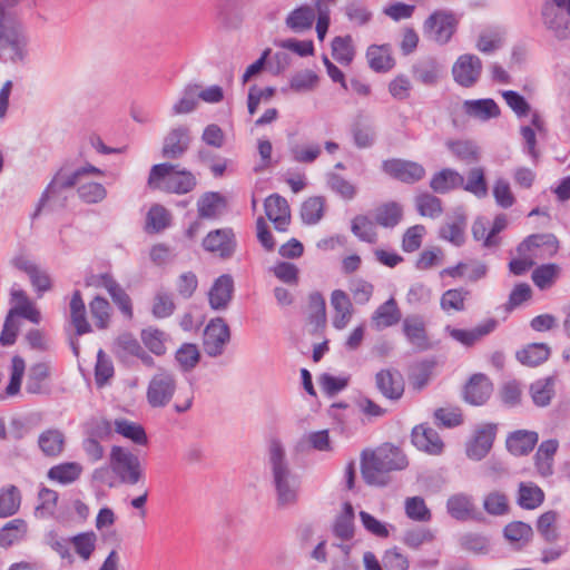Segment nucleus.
<instances>
[{
    "label": "nucleus",
    "instance_id": "nucleus-1",
    "mask_svg": "<svg viewBox=\"0 0 570 570\" xmlns=\"http://www.w3.org/2000/svg\"><path fill=\"white\" fill-rule=\"evenodd\" d=\"M409 462L405 454L395 446H382L375 451H363L361 471L368 485L383 487L389 482V473L403 470Z\"/></svg>",
    "mask_w": 570,
    "mask_h": 570
},
{
    "label": "nucleus",
    "instance_id": "nucleus-2",
    "mask_svg": "<svg viewBox=\"0 0 570 570\" xmlns=\"http://www.w3.org/2000/svg\"><path fill=\"white\" fill-rule=\"evenodd\" d=\"M28 55V38L16 17L0 7V60L22 62Z\"/></svg>",
    "mask_w": 570,
    "mask_h": 570
},
{
    "label": "nucleus",
    "instance_id": "nucleus-3",
    "mask_svg": "<svg viewBox=\"0 0 570 570\" xmlns=\"http://www.w3.org/2000/svg\"><path fill=\"white\" fill-rule=\"evenodd\" d=\"M268 464L279 498L296 497L299 490V480L291 471L285 446L279 439H273L268 444Z\"/></svg>",
    "mask_w": 570,
    "mask_h": 570
},
{
    "label": "nucleus",
    "instance_id": "nucleus-4",
    "mask_svg": "<svg viewBox=\"0 0 570 570\" xmlns=\"http://www.w3.org/2000/svg\"><path fill=\"white\" fill-rule=\"evenodd\" d=\"M110 468L102 466L94 471L92 478L96 482H105L110 478V469L121 481L135 484L140 478V463L137 455L126 448L115 445L109 455Z\"/></svg>",
    "mask_w": 570,
    "mask_h": 570
},
{
    "label": "nucleus",
    "instance_id": "nucleus-5",
    "mask_svg": "<svg viewBox=\"0 0 570 570\" xmlns=\"http://www.w3.org/2000/svg\"><path fill=\"white\" fill-rule=\"evenodd\" d=\"M148 185L167 193L186 194L196 186V178L191 173L165 163L151 167Z\"/></svg>",
    "mask_w": 570,
    "mask_h": 570
},
{
    "label": "nucleus",
    "instance_id": "nucleus-6",
    "mask_svg": "<svg viewBox=\"0 0 570 570\" xmlns=\"http://www.w3.org/2000/svg\"><path fill=\"white\" fill-rule=\"evenodd\" d=\"M177 375L173 371L159 367L147 385L148 404L155 409L167 406L177 391Z\"/></svg>",
    "mask_w": 570,
    "mask_h": 570
},
{
    "label": "nucleus",
    "instance_id": "nucleus-7",
    "mask_svg": "<svg viewBox=\"0 0 570 570\" xmlns=\"http://www.w3.org/2000/svg\"><path fill=\"white\" fill-rule=\"evenodd\" d=\"M86 175H102V171L92 165H86L75 170L69 169L68 167L60 168L43 191L40 199L41 205L58 197L63 189L78 185L80 179H83Z\"/></svg>",
    "mask_w": 570,
    "mask_h": 570
},
{
    "label": "nucleus",
    "instance_id": "nucleus-8",
    "mask_svg": "<svg viewBox=\"0 0 570 570\" xmlns=\"http://www.w3.org/2000/svg\"><path fill=\"white\" fill-rule=\"evenodd\" d=\"M460 16L446 10H438L424 22L426 37L439 45L448 43L455 33Z\"/></svg>",
    "mask_w": 570,
    "mask_h": 570
},
{
    "label": "nucleus",
    "instance_id": "nucleus-9",
    "mask_svg": "<svg viewBox=\"0 0 570 570\" xmlns=\"http://www.w3.org/2000/svg\"><path fill=\"white\" fill-rule=\"evenodd\" d=\"M230 341V330L222 317H215L208 322L204 330L203 346L205 353L210 357H218L224 354Z\"/></svg>",
    "mask_w": 570,
    "mask_h": 570
},
{
    "label": "nucleus",
    "instance_id": "nucleus-10",
    "mask_svg": "<svg viewBox=\"0 0 570 570\" xmlns=\"http://www.w3.org/2000/svg\"><path fill=\"white\" fill-rule=\"evenodd\" d=\"M482 72L481 59L472 53L459 56L452 66L454 81L464 88L473 87L480 79Z\"/></svg>",
    "mask_w": 570,
    "mask_h": 570
},
{
    "label": "nucleus",
    "instance_id": "nucleus-11",
    "mask_svg": "<svg viewBox=\"0 0 570 570\" xmlns=\"http://www.w3.org/2000/svg\"><path fill=\"white\" fill-rule=\"evenodd\" d=\"M382 169L392 178L405 184H414L425 176V169L421 164L405 159L384 160Z\"/></svg>",
    "mask_w": 570,
    "mask_h": 570
},
{
    "label": "nucleus",
    "instance_id": "nucleus-12",
    "mask_svg": "<svg viewBox=\"0 0 570 570\" xmlns=\"http://www.w3.org/2000/svg\"><path fill=\"white\" fill-rule=\"evenodd\" d=\"M11 263L17 269L23 272L29 277L39 297L51 289L52 284L49 273L33 261L24 255H18Z\"/></svg>",
    "mask_w": 570,
    "mask_h": 570
},
{
    "label": "nucleus",
    "instance_id": "nucleus-13",
    "mask_svg": "<svg viewBox=\"0 0 570 570\" xmlns=\"http://www.w3.org/2000/svg\"><path fill=\"white\" fill-rule=\"evenodd\" d=\"M412 443L421 452L440 455L444 451V442L439 433L428 424L416 425L412 430Z\"/></svg>",
    "mask_w": 570,
    "mask_h": 570
},
{
    "label": "nucleus",
    "instance_id": "nucleus-14",
    "mask_svg": "<svg viewBox=\"0 0 570 570\" xmlns=\"http://www.w3.org/2000/svg\"><path fill=\"white\" fill-rule=\"evenodd\" d=\"M88 284L97 287H104L109 293L120 312L128 318L132 317L130 297L109 274L92 276Z\"/></svg>",
    "mask_w": 570,
    "mask_h": 570
},
{
    "label": "nucleus",
    "instance_id": "nucleus-15",
    "mask_svg": "<svg viewBox=\"0 0 570 570\" xmlns=\"http://www.w3.org/2000/svg\"><path fill=\"white\" fill-rule=\"evenodd\" d=\"M375 385L380 393L391 401H397L404 393V380L396 370H381L375 375Z\"/></svg>",
    "mask_w": 570,
    "mask_h": 570
},
{
    "label": "nucleus",
    "instance_id": "nucleus-16",
    "mask_svg": "<svg viewBox=\"0 0 570 570\" xmlns=\"http://www.w3.org/2000/svg\"><path fill=\"white\" fill-rule=\"evenodd\" d=\"M495 438V425L483 424L475 430L473 439L466 446V454L472 460L483 459L492 448Z\"/></svg>",
    "mask_w": 570,
    "mask_h": 570
},
{
    "label": "nucleus",
    "instance_id": "nucleus-17",
    "mask_svg": "<svg viewBox=\"0 0 570 570\" xmlns=\"http://www.w3.org/2000/svg\"><path fill=\"white\" fill-rule=\"evenodd\" d=\"M542 20L544 26L551 30L557 37H566L569 27V14L559 7L554 1L547 2L542 7Z\"/></svg>",
    "mask_w": 570,
    "mask_h": 570
},
{
    "label": "nucleus",
    "instance_id": "nucleus-18",
    "mask_svg": "<svg viewBox=\"0 0 570 570\" xmlns=\"http://www.w3.org/2000/svg\"><path fill=\"white\" fill-rule=\"evenodd\" d=\"M265 214L279 232L286 230L291 220V210L287 200L278 194H273L265 199Z\"/></svg>",
    "mask_w": 570,
    "mask_h": 570
},
{
    "label": "nucleus",
    "instance_id": "nucleus-19",
    "mask_svg": "<svg viewBox=\"0 0 570 570\" xmlns=\"http://www.w3.org/2000/svg\"><path fill=\"white\" fill-rule=\"evenodd\" d=\"M402 331L407 342L417 351H426L431 347L425 324L417 315L407 316L403 320Z\"/></svg>",
    "mask_w": 570,
    "mask_h": 570
},
{
    "label": "nucleus",
    "instance_id": "nucleus-20",
    "mask_svg": "<svg viewBox=\"0 0 570 570\" xmlns=\"http://www.w3.org/2000/svg\"><path fill=\"white\" fill-rule=\"evenodd\" d=\"M466 228V217L462 209H455L449 216L440 228V237L450 242L455 246H461L464 243V234Z\"/></svg>",
    "mask_w": 570,
    "mask_h": 570
},
{
    "label": "nucleus",
    "instance_id": "nucleus-21",
    "mask_svg": "<svg viewBox=\"0 0 570 570\" xmlns=\"http://www.w3.org/2000/svg\"><path fill=\"white\" fill-rule=\"evenodd\" d=\"M234 282L232 276L220 275L213 284L208 293L209 305L215 311L227 308L232 301Z\"/></svg>",
    "mask_w": 570,
    "mask_h": 570
},
{
    "label": "nucleus",
    "instance_id": "nucleus-22",
    "mask_svg": "<svg viewBox=\"0 0 570 570\" xmlns=\"http://www.w3.org/2000/svg\"><path fill=\"white\" fill-rule=\"evenodd\" d=\"M402 318L401 309L394 297L377 306L371 317L372 325L381 331L396 325Z\"/></svg>",
    "mask_w": 570,
    "mask_h": 570
},
{
    "label": "nucleus",
    "instance_id": "nucleus-23",
    "mask_svg": "<svg viewBox=\"0 0 570 570\" xmlns=\"http://www.w3.org/2000/svg\"><path fill=\"white\" fill-rule=\"evenodd\" d=\"M492 390V383L484 374H474L465 386L464 399L472 405H481L490 397Z\"/></svg>",
    "mask_w": 570,
    "mask_h": 570
},
{
    "label": "nucleus",
    "instance_id": "nucleus-24",
    "mask_svg": "<svg viewBox=\"0 0 570 570\" xmlns=\"http://www.w3.org/2000/svg\"><path fill=\"white\" fill-rule=\"evenodd\" d=\"M331 305L335 312L333 326L336 330L345 328L353 314V306L348 295L341 289H335L331 295Z\"/></svg>",
    "mask_w": 570,
    "mask_h": 570
},
{
    "label": "nucleus",
    "instance_id": "nucleus-25",
    "mask_svg": "<svg viewBox=\"0 0 570 570\" xmlns=\"http://www.w3.org/2000/svg\"><path fill=\"white\" fill-rule=\"evenodd\" d=\"M316 10L309 4H303L292 10L286 19V27L295 33H303L313 27Z\"/></svg>",
    "mask_w": 570,
    "mask_h": 570
},
{
    "label": "nucleus",
    "instance_id": "nucleus-26",
    "mask_svg": "<svg viewBox=\"0 0 570 570\" xmlns=\"http://www.w3.org/2000/svg\"><path fill=\"white\" fill-rule=\"evenodd\" d=\"M234 234L229 228L216 229L205 237L203 246L206 250L218 253L222 257L229 256L234 248Z\"/></svg>",
    "mask_w": 570,
    "mask_h": 570
},
{
    "label": "nucleus",
    "instance_id": "nucleus-27",
    "mask_svg": "<svg viewBox=\"0 0 570 570\" xmlns=\"http://www.w3.org/2000/svg\"><path fill=\"white\" fill-rule=\"evenodd\" d=\"M463 110L469 117L480 121H488L500 116L498 104L490 98L465 100Z\"/></svg>",
    "mask_w": 570,
    "mask_h": 570
},
{
    "label": "nucleus",
    "instance_id": "nucleus-28",
    "mask_svg": "<svg viewBox=\"0 0 570 570\" xmlns=\"http://www.w3.org/2000/svg\"><path fill=\"white\" fill-rule=\"evenodd\" d=\"M66 436L59 429H47L38 436V446L41 453L48 458L59 456L65 449Z\"/></svg>",
    "mask_w": 570,
    "mask_h": 570
},
{
    "label": "nucleus",
    "instance_id": "nucleus-29",
    "mask_svg": "<svg viewBox=\"0 0 570 570\" xmlns=\"http://www.w3.org/2000/svg\"><path fill=\"white\" fill-rule=\"evenodd\" d=\"M495 327H497V321L488 320L484 323L474 327L473 330H461V328L446 327V331L449 332L450 336L453 340H455L456 342H459L465 346H471L476 341H479L481 337L493 332Z\"/></svg>",
    "mask_w": 570,
    "mask_h": 570
},
{
    "label": "nucleus",
    "instance_id": "nucleus-30",
    "mask_svg": "<svg viewBox=\"0 0 570 570\" xmlns=\"http://www.w3.org/2000/svg\"><path fill=\"white\" fill-rule=\"evenodd\" d=\"M189 136L186 127L174 128L165 138L163 155L167 158H178L188 148Z\"/></svg>",
    "mask_w": 570,
    "mask_h": 570
},
{
    "label": "nucleus",
    "instance_id": "nucleus-31",
    "mask_svg": "<svg viewBox=\"0 0 570 570\" xmlns=\"http://www.w3.org/2000/svg\"><path fill=\"white\" fill-rule=\"evenodd\" d=\"M539 440L538 433L528 430L512 432L507 439V448L513 455L530 453Z\"/></svg>",
    "mask_w": 570,
    "mask_h": 570
},
{
    "label": "nucleus",
    "instance_id": "nucleus-32",
    "mask_svg": "<svg viewBox=\"0 0 570 570\" xmlns=\"http://www.w3.org/2000/svg\"><path fill=\"white\" fill-rule=\"evenodd\" d=\"M559 448L557 440L543 441L534 455L537 471L542 476H549L553 472L554 454Z\"/></svg>",
    "mask_w": 570,
    "mask_h": 570
},
{
    "label": "nucleus",
    "instance_id": "nucleus-33",
    "mask_svg": "<svg viewBox=\"0 0 570 570\" xmlns=\"http://www.w3.org/2000/svg\"><path fill=\"white\" fill-rule=\"evenodd\" d=\"M50 372L51 366L48 362H39L31 365L27 375L26 391L31 394L47 392V380Z\"/></svg>",
    "mask_w": 570,
    "mask_h": 570
},
{
    "label": "nucleus",
    "instance_id": "nucleus-34",
    "mask_svg": "<svg viewBox=\"0 0 570 570\" xmlns=\"http://www.w3.org/2000/svg\"><path fill=\"white\" fill-rule=\"evenodd\" d=\"M463 183L464 178L459 171L444 168L432 176L430 187L438 194H445L461 187Z\"/></svg>",
    "mask_w": 570,
    "mask_h": 570
},
{
    "label": "nucleus",
    "instance_id": "nucleus-35",
    "mask_svg": "<svg viewBox=\"0 0 570 570\" xmlns=\"http://www.w3.org/2000/svg\"><path fill=\"white\" fill-rule=\"evenodd\" d=\"M366 58L370 67L377 72H386L395 65L394 58L392 57V49L389 45H373L368 47Z\"/></svg>",
    "mask_w": 570,
    "mask_h": 570
},
{
    "label": "nucleus",
    "instance_id": "nucleus-36",
    "mask_svg": "<svg viewBox=\"0 0 570 570\" xmlns=\"http://www.w3.org/2000/svg\"><path fill=\"white\" fill-rule=\"evenodd\" d=\"M550 355V347L544 343H532L517 352V360L527 366H538Z\"/></svg>",
    "mask_w": 570,
    "mask_h": 570
},
{
    "label": "nucleus",
    "instance_id": "nucleus-37",
    "mask_svg": "<svg viewBox=\"0 0 570 570\" xmlns=\"http://www.w3.org/2000/svg\"><path fill=\"white\" fill-rule=\"evenodd\" d=\"M70 317L78 335L91 332L86 318V306L79 291H75L70 299Z\"/></svg>",
    "mask_w": 570,
    "mask_h": 570
},
{
    "label": "nucleus",
    "instance_id": "nucleus-38",
    "mask_svg": "<svg viewBox=\"0 0 570 570\" xmlns=\"http://www.w3.org/2000/svg\"><path fill=\"white\" fill-rule=\"evenodd\" d=\"M140 338L144 345L154 355L161 356L166 353V342L168 341L169 336L164 331L149 326L141 331Z\"/></svg>",
    "mask_w": 570,
    "mask_h": 570
},
{
    "label": "nucleus",
    "instance_id": "nucleus-39",
    "mask_svg": "<svg viewBox=\"0 0 570 570\" xmlns=\"http://www.w3.org/2000/svg\"><path fill=\"white\" fill-rule=\"evenodd\" d=\"M27 534V523L22 519H13L0 529V547L9 548L19 543Z\"/></svg>",
    "mask_w": 570,
    "mask_h": 570
},
{
    "label": "nucleus",
    "instance_id": "nucleus-40",
    "mask_svg": "<svg viewBox=\"0 0 570 570\" xmlns=\"http://www.w3.org/2000/svg\"><path fill=\"white\" fill-rule=\"evenodd\" d=\"M115 432L138 445L147 444V435L144 428L127 419H116L112 423Z\"/></svg>",
    "mask_w": 570,
    "mask_h": 570
},
{
    "label": "nucleus",
    "instance_id": "nucleus-41",
    "mask_svg": "<svg viewBox=\"0 0 570 570\" xmlns=\"http://www.w3.org/2000/svg\"><path fill=\"white\" fill-rule=\"evenodd\" d=\"M448 512L459 521L482 520L483 510L476 508L472 501H448Z\"/></svg>",
    "mask_w": 570,
    "mask_h": 570
},
{
    "label": "nucleus",
    "instance_id": "nucleus-42",
    "mask_svg": "<svg viewBox=\"0 0 570 570\" xmlns=\"http://www.w3.org/2000/svg\"><path fill=\"white\" fill-rule=\"evenodd\" d=\"M469 291L464 288H452L445 291L440 299V307L446 314L459 313L465 309V299Z\"/></svg>",
    "mask_w": 570,
    "mask_h": 570
},
{
    "label": "nucleus",
    "instance_id": "nucleus-43",
    "mask_svg": "<svg viewBox=\"0 0 570 570\" xmlns=\"http://www.w3.org/2000/svg\"><path fill=\"white\" fill-rule=\"evenodd\" d=\"M403 208L395 202H390L377 207L375 210V222L385 228L395 227L402 219Z\"/></svg>",
    "mask_w": 570,
    "mask_h": 570
},
{
    "label": "nucleus",
    "instance_id": "nucleus-44",
    "mask_svg": "<svg viewBox=\"0 0 570 570\" xmlns=\"http://www.w3.org/2000/svg\"><path fill=\"white\" fill-rule=\"evenodd\" d=\"M197 105V85L190 83L184 88L180 98L173 105L170 115L179 116L190 114L196 109Z\"/></svg>",
    "mask_w": 570,
    "mask_h": 570
},
{
    "label": "nucleus",
    "instance_id": "nucleus-45",
    "mask_svg": "<svg viewBox=\"0 0 570 570\" xmlns=\"http://www.w3.org/2000/svg\"><path fill=\"white\" fill-rule=\"evenodd\" d=\"M415 207L423 217L435 219L443 212L442 202L430 193H421L415 197Z\"/></svg>",
    "mask_w": 570,
    "mask_h": 570
},
{
    "label": "nucleus",
    "instance_id": "nucleus-46",
    "mask_svg": "<svg viewBox=\"0 0 570 570\" xmlns=\"http://www.w3.org/2000/svg\"><path fill=\"white\" fill-rule=\"evenodd\" d=\"M82 466L77 462H65L52 466L48 471V478L61 484L73 482L81 474Z\"/></svg>",
    "mask_w": 570,
    "mask_h": 570
},
{
    "label": "nucleus",
    "instance_id": "nucleus-47",
    "mask_svg": "<svg viewBox=\"0 0 570 570\" xmlns=\"http://www.w3.org/2000/svg\"><path fill=\"white\" fill-rule=\"evenodd\" d=\"M324 210L325 199L321 196L311 197L302 204L301 217L305 224L315 225L322 219Z\"/></svg>",
    "mask_w": 570,
    "mask_h": 570
},
{
    "label": "nucleus",
    "instance_id": "nucleus-48",
    "mask_svg": "<svg viewBox=\"0 0 570 570\" xmlns=\"http://www.w3.org/2000/svg\"><path fill=\"white\" fill-rule=\"evenodd\" d=\"M76 553L83 560L88 561L97 544V535L95 532H82L78 533L69 539Z\"/></svg>",
    "mask_w": 570,
    "mask_h": 570
},
{
    "label": "nucleus",
    "instance_id": "nucleus-49",
    "mask_svg": "<svg viewBox=\"0 0 570 570\" xmlns=\"http://www.w3.org/2000/svg\"><path fill=\"white\" fill-rule=\"evenodd\" d=\"M200 358V353L196 344L184 343L175 353V360L183 372L194 370Z\"/></svg>",
    "mask_w": 570,
    "mask_h": 570
},
{
    "label": "nucleus",
    "instance_id": "nucleus-50",
    "mask_svg": "<svg viewBox=\"0 0 570 570\" xmlns=\"http://www.w3.org/2000/svg\"><path fill=\"white\" fill-rule=\"evenodd\" d=\"M413 76L423 85H434L440 76V68L434 59H426L413 66Z\"/></svg>",
    "mask_w": 570,
    "mask_h": 570
},
{
    "label": "nucleus",
    "instance_id": "nucleus-51",
    "mask_svg": "<svg viewBox=\"0 0 570 570\" xmlns=\"http://www.w3.org/2000/svg\"><path fill=\"white\" fill-rule=\"evenodd\" d=\"M530 393L534 404L546 406L554 394V381L552 377H544L535 381L530 386Z\"/></svg>",
    "mask_w": 570,
    "mask_h": 570
},
{
    "label": "nucleus",
    "instance_id": "nucleus-52",
    "mask_svg": "<svg viewBox=\"0 0 570 570\" xmlns=\"http://www.w3.org/2000/svg\"><path fill=\"white\" fill-rule=\"evenodd\" d=\"M375 223L367 216H356L352 222V232L362 242L375 243L377 237Z\"/></svg>",
    "mask_w": 570,
    "mask_h": 570
},
{
    "label": "nucleus",
    "instance_id": "nucleus-53",
    "mask_svg": "<svg viewBox=\"0 0 570 570\" xmlns=\"http://www.w3.org/2000/svg\"><path fill=\"white\" fill-rule=\"evenodd\" d=\"M464 190L473 194L478 198H483L488 195V186L484 178V170L481 167L472 168L463 183Z\"/></svg>",
    "mask_w": 570,
    "mask_h": 570
},
{
    "label": "nucleus",
    "instance_id": "nucleus-54",
    "mask_svg": "<svg viewBox=\"0 0 570 570\" xmlns=\"http://www.w3.org/2000/svg\"><path fill=\"white\" fill-rule=\"evenodd\" d=\"M223 198L218 193H206L197 203L198 215L200 218H215L219 214Z\"/></svg>",
    "mask_w": 570,
    "mask_h": 570
},
{
    "label": "nucleus",
    "instance_id": "nucleus-55",
    "mask_svg": "<svg viewBox=\"0 0 570 570\" xmlns=\"http://www.w3.org/2000/svg\"><path fill=\"white\" fill-rule=\"evenodd\" d=\"M332 56L337 62L350 65L354 58L352 38L350 36L335 37L332 41Z\"/></svg>",
    "mask_w": 570,
    "mask_h": 570
},
{
    "label": "nucleus",
    "instance_id": "nucleus-56",
    "mask_svg": "<svg viewBox=\"0 0 570 570\" xmlns=\"http://www.w3.org/2000/svg\"><path fill=\"white\" fill-rule=\"evenodd\" d=\"M78 195L87 204H97L102 202L107 196L106 188L95 181H82L78 184Z\"/></svg>",
    "mask_w": 570,
    "mask_h": 570
},
{
    "label": "nucleus",
    "instance_id": "nucleus-57",
    "mask_svg": "<svg viewBox=\"0 0 570 570\" xmlns=\"http://www.w3.org/2000/svg\"><path fill=\"white\" fill-rule=\"evenodd\" d=\"M142 346L138 340L130 333L120 334L114 344V351L119 357L135 356L140 352Z\"/></svg>",
    "mask_w": 570,
    "mask_h": 570
},
{
    "label": "nucleus",
    "instance_id": "nucleus-58",
    "mask_svg": "<svg viewBox=\"0 0 570 570\" xmlns=\"http://www.w3.org/2000/svg\"><path fill=\"white\" fill-rule=\"evenodd\" d=\"M503 43V33L499 29L485 30L476 40V49L483 53H492Z\"/></svg>",
    "mask_w": 570,
    "mask_h": 570
},
{
    "label": "nucleus",
    "instance_id": "nucleus-59",
    "mask_svg": "<svg viewBox=\"0 0 570 570\" xmlns=\"http://www.w3.org/2000/svg\"><path fill=\"white\" fill-rule=\"evenodd\" d=\"M353 508L348 502L345 503L342 514L336 519L334 524V533L343 539L348 540L353 537L354 524H353Z\"/></svg>",
    "mask_w": 570,
    "mask_h": 570
},
{
    "label": "nucleus",
    "instance_id": "nucleus-60",
    "mask_svg": "<svg viewBox=\"0 0 570 570\" xmlns=\"http://www.w3.org/2000/svg\"><path fill=\"white\" fill-rule=\"evenodd\" d=\"M448 147L454 156H456L459 159H461L465 163H473L479 159V148L472 141H469V140L449 141Z\"/></svg>",
    "mask_w": 570,
    "mask_h": 570
},
{
    "label": "nucleus",
    "instance_id": "nucleus-61",
    "mask_svg": "<svg viewBox=\"0 0 570 570\" xmlns=\"http://www.w3.org/2000/svg\"><path fill=\"white\" fill-rule=\"evenodd\" d=\"M532 535V529L524 522H512L504 528L505 539L518 547L527 543Z\"/></svg>",
    "mask_w": 570,
    "mask_h": 570
},
{
    "label": "nucleus",
    "instance_id": "nucleus-62",
    "mask_svg": "<svg viewBox=\"0 0 570 570\" xmlns=\"http://www.w3.org/2000/svg\"><path fill=\"white\" fill-rule=\"evenodd\" d=\"M344 12L347 19L356 26H363L367 23L372 18V12L367 6L357 0H353L345 6Z\"/></svg>",
    "mask_w": 570,
    "mask_h": 570
},
{
    "label": "nucleus",
    "instance_id": "nucleus-63",
    "mask_svg": "<svg viewBox=\"0 0 570 570\" xmlns=\"http://www.w3.org/2000/svg\"><path fill=\"white\" fill-rule=\"evenodd\" d=\"M90 313L97 327L106 328L110 318V305L107 299L96 296L89 304Z\"/></svg>",
    "mask_w": 570,
    "mask_h": 570
},
{
    "label": "nucleus",
    "instance_id": "nucleus-64",
    "mask_svg": "<svg viewBox=\"0 0 570 570\" xmlns=\"http://www.w3.org/2000/svg\"><path fill=\"white\" fill-rule=\"evenodd\" d=\"M559 267L556 264H547L537 267L532 273L533 283L540 288H549L556 281Z\"/></svg>",
    "mask_w": 570,
    "mask_h": 570
}]
</instances>
